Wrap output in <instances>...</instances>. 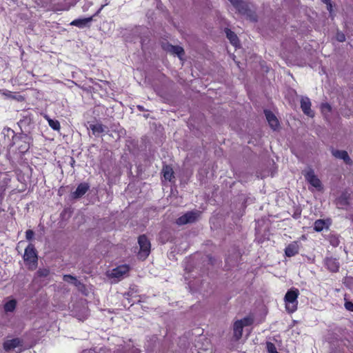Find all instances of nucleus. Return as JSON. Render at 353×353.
<instances>
[{"label": "nucleus", "mask_w": 353, "mask_h": 353, "mask_svg": "<svg viewBox=\"0 0 353 353\" xmlns=\"http://www.w3.org/2000/svg\"><path fill=\"white\" fill-rule=\"evenodd\" d=\"M31 141V138L28 134L21 133L13 137L12 145L17 146L20 153L24 154L28 151Z\"/></svg>", "instance_id": "f257e3e1"}, {"label": "nucleus", "mask_w": 353, "mask_h": 353, "mask_svg": "<svg viewBox=\"0 0 353 353\" xmlns=\"http://www.w3.org/2000/svg\"><path fill=\"white\" fill-rule=\"evenodd\" d=\"M299 295L298 289H291L287 292L285 295V303L286 310L289 313H293L297 309L298 301L297 298Z\"/></svg>", "instance_id": "f03ea898"}, {"label": "nucleus", "mask_w": 353, "mask_h": 353, "mask_svg": "<svg viewBox=\"0 0 353 353\" xmlns=\"http://www.w3.org/2000/svg\"><path fill=\"white\" fill-rule=\"evenodd\" d=\"M138 243L140 247L138 256L140 259L144 260L149 256L150 253V242L147 236L143 234L139 237Z\"/></svg>", "instance_id": "7ed1b4c3"}, {"label": "nucleus", "mask_w": 353, "mask_h": 353, "mask_svg": "<svg viewBox=\"0 0 353 353\" xmlns=\"http://www.w3.org/2000/svg\"><path fill=\"white\" fill-rule=\"evenodd\" d=\"M200 212L198 211H190L181 216L176 220V223L179 225H183L188 223H192L196 221Z\"/></svg>", "instance_id": "20e7f679"}, {"label": "nucleus", "mask_w": 353, "mask_h": 353, "mask_svg": "<svg viewBox=\"0 0 353 353\" xmlns=\"http://www.w3.org/2000/svg\"><path fill=\"white\" fill-rule=\"evenodd\" d=\"M23 259L25 262H26L29 265H36L37 261V256L36 254L34 246L32 244L28 245L27 248L25 249Z\"/></svg>", "instance_id": "39448f33"}, {"label": "nucleus", "mask_w": 353, "mask_h": 353, "mask_svg": "<svg viewBox=\"0 0 353 353\" xmlns=\"http://www.w3.org/2000/svg\"><path fill=\"white\" fill-rule=\"evenodd\" d=\"M305 180L316 189L320 190L322 188V185L320 179L314 174L312 169H310L305 174Z\"/></svg>", "instance_id": "423d86ee"}, {"label": "nucleus", "mask_w": 353, "mask_h": 353, "mask_svg": "<svg viewBox=\"0 0 353 353\" xmlns=\"http://www.w3.org/2000/svg\"><path fill=\"white\" fill-rule=\"evenodd\" d=\"M324 265L328 270L332 272H337L340 268V263L338 259L327 256L324 259Z\"/></svg>", "instance_id": "0eeeda50"}, {"label": "nucleus", "mask_w": 353, "mask_h": 353, "mask_svg": "<svg viewBox=\"0 0 353 353\" xmlns=\"http://www.w3.org/2000/svg\"><path fill=\"white\" fill-rule=\"evenodd\" d=\"M163 49L173 55H176L179 59L185 54L183 48L179 46L167 43L163 46Z\"/></svg>", "instance_id": "6e6552de"}, {"label": "nucleus", "mask_w": 353, "mask_h": 353, "mask_svg": "<svg viewBox=\"0 0 353 353\" xmlns=\"http://www.w3.org/2000/svg\"><path fill=\"white\" fill-rule=\"evenodd\" d=\"M301 108L303 113L310 117H313L314 112L311 110V101L307 97H303L301 99Z\"/></svg>", "instance_id": "1a4fd4ad"}, {"label": "nucleus", "mask_w": 353, "mask_h": 353, "mask_svg": "<svg viewBox=\"0 0 353 353\" xmlns=\"http://www.w3.org/2000/svg\"><path fill=\"white\" fill-rule=\"evenodd\" d=\"M90 189V185L87 183H80L75 191L71 193V197L77 199L82 197Z\"/></svg>", "instance_id": "9d476101"}, {"label": "nucleus", "mask_w": 353, "mask_h": 353, "mask_svg": "<svg viewBox=\"0 0 353 353\" xmlns=\"http://www.w3.org/2000/svg\"><path fill=\"white\" fill-rule=\"evenodd\" d=\"M300 244L298 241H292L285 249V254L288 257H292L299 253Z\"/></svg>", "instance_id": "9b49d317"}, {"label": "nucleus", "mask_w": 353, "mask_h": 353, "mask_svg": "<svg viewBox=\"0 0 353 353\" xmlns=\"http://www.w3.org/2000/svg\"><path fill=\"white\" fill-rule=\"evenodd\" d=\"M332 154L336 159H342L347 165H352V161L347 152L345 150H332Z\"/></svg>", "instance_id": "f8f14e48"}, {"label": "nucleus", "mask_w": 353, "mask_h": 353, "mask_svg": "<svg viewBox=\"0 0 353 353\" xmlns=\"http://www.w3.org/2000/svg\"><path fill=\"white\" fill-rule=\"evenodd\" d=\"M129 271V267L126 265H120L112 270L111 276L120 279Z\"/></svg>", "instance_id": "ddd939ff"}, {"label": "nucleus", "mask_w": 353, "mask_h": 353, "mask_svg": "<svg viewBox=\"0 0 353 353\" xmlns=\"http://www.w3.org/2000/svg\"><path fill=\"white\" fill-rule=\"evenodd\" d=\"M22 345L21 341L18 339H13L11 340H8L3 343V348L6 351H10L14 350L15 347H19Z\"/></svg>", "instance_id": "4468645a"}, {"label": "nucleus", "mask_w": 353, "mask_h": 353, "mask_svg": "<svg viewBox=\"0 0 353 353\" xmlns=\"http://www.w3.org/2000/svg\"><path fill=\"white\" fill-rule=\"evenodd\" d=\"M264 112L270 127L273 130H276L279 126V121L275 115L270 110H265Z\"/></svg>", "instance_id": "2eb2a0df"}, {"label": "nucleus", "mask_w": 353, "mask_h": 353, "mask_svg": "<svg viewBox=\"0 0 353 353\" xmlns=\"http://www.w3.org/2000/svg\"><path fill=\"white\" fill-rule=\"evenodd\" d=\"M90 129L92 131L94 135H99L103 132H108V127L100 123L90 124Z\"/></svg>", "instance_id": "dca6fc26"}, {"label": "nucleus", "mask_w": 353, "mask_h": 353, "mask_svg": "<svg viewBox=\"0 0 353 353\" xmlns=\"http://www.w3.org/2000/svg\"><path fill=\"white\" fill-rule=\"evenodd\" d=\"M243 326L241 321H235L233 325L234 336L236 340H239L242 336Z\"/></svg>", "instance_id": "f3484780"}, {"label": "nucleus", "mask_w": 353, "mask_h": 353, "mask_svg": "<svg viewBox=\"0 0 353 353\" xmlns=\"http://www.w3.org/2000/svg\"><path fill=\"white\" fill-rule=\"evenodd\" d=\"M63 279L64 281L73 284L79 290L82 288H84V285L81 283V281H79L75 276H73L70 274H65Z\"/></svg>", "instance_id": "a211bd4d"}, {"label": "nucleus", "mask_w": 353, "mask_h": 353, "mask_svg": "<svg viewBox=\"0 0 353 353\" xmlns=\"http://www.w3.org/2000/svg\"><path fill=\"white\" fill-rule=\"evenodd\" d=\"M92 17H88V18H84V19H77L72 21L70 23V25L82 28H84L85 26H86L90 21H92Z\"/></svg>", "instance_id": "6ab92c4d"}, {"label": "nucleus", "mask_w": 353, "mask_h": 353, "mask_svg": "<svg viewBox=\"0 0 353 353\" xmlns=\"http://www.w3.org/2000/svg\"><path fill=\"white\" fill-rule=\"evenodd\" d=\"M232 6L240 12L245 13L247 10V6L243 0H228Z\"/></svg>", "instance_id": "aec40b11"}, {"label": "nucleus", "mask_w": 353, "mask_h": 353, "mask_svg": "<svg viewBox=\"0 0 353 353\" xmlns=\"http://www.w3.org/2000/svg\"><path fill=\"white\" fill-rule=\"evenodd\" d=\"M225 32L227 38L230 40V43L233 46H236L237 43H239V39H238L236 34L228 28H226Z\"/></svg>", "instance_id": "412c9836"}, {"label": "nucleus", "mask_w": 353, "mask_h": 353, "mask_svg": "<svg viewBox=\"0 0 353 353\" xmlns=\"http://www.w3.org/2000/svg\"><path fill=\"white\" fill-rule=\"evenodd\" d=\"M162 172L165 179L170 181L174 174L172 168L169 165H165L163 167Z\"/></svg>", "instance_id": "4be33fe9"}, {"label": "nucleus", "mask_w": 353, "mask_h": 353, "mask_svg": "<svg viewBox=\"0 0 353 353\" xmlns=\"http://www.w3.org/2000/svg\"><path fill=\"white\" fill-rule=\"evenodd\" d=\"M325 226V222L324 220L318 219L314 223V230L316 232H321Z\"/></svg>", "instance_id": "5701e85b"}, {"label": "nucleus", "mask_w": 353, "mask_h": 353, "mask_svg": "<svg viewBox=\"0 0 353 353\" xmlns=\"http://www.w3.org/2000/svg\"><path fill=\"white\" fill-rule=\"evenodd\" d=\"M17 302L15 300H10L4 305L6 312H13L16 307Z\"/></svg>", "instance_id": "b1692460"}, {"label": "nucleus", "mask_w": 353, "mask_h": 353, "mask_svg": "<svg viewBox=\"0 0 353 353\" xmlns=\"http://www.w3.org/2000/svg\"><path fill=\"white\" fill-rule=\"evenodd\" d=\"M49 125L54 130H59L60 129V123L57 120H53L50 118H47Z\"/></svg>", "instance_id": "393cba45"}, {"label": "nucleus", "mask_w": 353, "mask_h": 353, "mask_svg": "<svg viewBox=\"0 0 353 353\" xmlns=\"http://www.w3.org/2000/svg\"><path fill=\"white\" fill-rule=\"evenodd\" d=\"M266 348L268 353H279L276 350V347L274 343L271 342L266 343Z\"/></svg>", "instance_id": "a878e982"}, {"label": "nucleus", "mask_w": 353, "mask_h": 353, "mask_svg": "<svg viewBox=\"0 0 353 353\" xmlns=\"http://www.w3.org/2000/svg\"><path fill=\"white\" fill-rule=\"evenodd\" d=\"M330 244L334 247H337L340 243V240L338 236L332 235L330 236Z\"/></svg>", "instance_id": "bb28decb"}, {"label": "nucleus", "mask_w": 353, "mask_h": 353, "mask_svg": "<svg viewBox=\"0 0 353 353\" xmlns=\"http://www.w3.org/2000/svg\"><path fill=\"white\" fill-rule=\"evenodd\" d=\"M50 274V270L47 268L39 269L37 272V275L39 277H47Z\"/></svg>", "instance_id": "cd10ccee"}, {"label": "nucleus", "mask_w": 353, "mask_h": 353, "mask_svg": "<svg viewBox=\"0 0 353 353\" xmlns=\"http://www.w3.org/2000/svg\"><path fill=\"white\" fill-rule=\"evenodd\" d=\"M238 321H241L242 325L243 327L248 326L252 323V319L247 317L241 320H238Z\"/></svg>", "instance_id": "c85d7f7f"}, {"label": "nucleus", "mask_w": 353, "mask_h": 353, "mask_svg": "<svg viewBox=\"0 0 353 353\" xmlns=\"http://www.w3.org/2000/svg\"><path fill=\"white\" fill-rule=\"evenodd\" d=\"M34 232L32 230H28L26 232V238L27 240L30 241L33 239L34 236Z\"/></svg>", "instance_id": "c756f323"}, {"label": "nucleus", "mask_w": 353, "mask_h": 353, "mask_svg": "<svg viewBox=\"0 0 353 353\" xmlns=\"http://www.w3.org/2000/svg\"><path fill=\"white\" fill-rule=\"evenodd\" d=\"M336 39L339 42H343L345 40V36L343 32H338L336 34Z\"/></svg>", "instance_id": "7c9ffc66"}, {"label": "nucleus", "mask_w": 353, "mask_h": 353, "mask_svg": "<svg viewBox=\"0 0 353 353\" xmlns=\"http://www.w3.org/2000/svg\"><path fill=\"white\" fill-rule=\"evenodd\" d=\"M321 110L323 112H324V111L330 112L332 110V108L330 104L326 103H323L321 105Z\"/></svg>", "instance_id": "2f4dec72"}, {"label": "nucleus", "mask_w": 353, "mask_h": 353, "mask_svg": "<svg viewBox=\"0 0 353 353\" xmlns=\"http://www.w3.org/2000/svg\"><path fill=\"white\" fill-rule=\"evenodd\" d=\"M345 307L346 310L353 312V303L350 301H346L345 303Z\"/></svg>", "instance_id": "473e14b6"}, {"label": "nucleus", "mask_w": 353, "mask_h": 353, "mask_svg": "<svg viewBox=\"0 0 353 353\" xmlns=\"http://www.w3.org/2000/svg\"><path fill=\"white\" fill-rule=\"evenodd\" d=\"M327 8L330 12L332 11V6L331 3L327 5Z\"/></svg>", "instance_id": "72a5a7b5"}, {"label": "nucleus", "mask_w": 353, "mask_h": 353, "mask_svg": "<svg viewBox=\"0 0 353 353\" xmlns=\"http://www.w3.org/2000/svg\"><path fill=\"white\" fill-rule=\"evenodd\" d=\"M301 215V211L298 212H296L294 214V218L295 219H298Z\"/></svg>", "instance_id": "f704fd0d"}, {"label": "nucleus", "mask_w": 353, "mask_h": 353, "mask_svg": "<svg viewBox=\"0 0 353 353\" xmlns=\"http://www.w3.org/2000/svg\"><path fill=\"white\" fill-rule=\"evenodd\" d=\"M323 2L326 5L330 4L331 3V0H323Z\"/></svg>", "instance_id": "c9c22d12"}, {"label": "nucleus", "mask_w": 353, "mask_h": 353, "mask_svg": "<svg viewBox=\"0 0 353 353\" xmlns=\"http://www.w3.org/2000/svg\"><path fill=\"white\" fill-rule=\"evenodd\" d=\"M3 196H4V194L3 192H0V199H3Z\"/></svg>", "instance_id": "e433bc0d"}, {"label": "nucleus", "mask_w": 353, "mask_h": 353, "mask_svg": "<svg viewBox=\"0 0 353 353\" xmlns=\"http://www.w3.org/2000/svg\"><path fill=\"white\" fill-rule=\"evenodd\" d=\"M137 108L140 110H143V108L141 105H138Z\"/></svg>", "instance_id": "4c0bfd02"}, {"label": "nucleus", "mask_w": 353, "mask_h": 353, "mask_svg": "<svg viewBox=\"0 0 353 353\" xmlns=\"http://www.w3.org/2000/svg\"><path fill=\"white\" fill-rule=\"evenodd\" d=\"M103 6H102L100 8V9L99 10L98 12H100V11L102 10V8H103Z\"/></svg>", "instance_id": "58836bf2"}, {"label": "nucleus", "mask_w": 353, "mask_h": 353, "mask_svg": "<svg viewBox=\"0 0 353 353\" xmlns=\"http://www.w3.org/2000/svg\"><path fill=\"white\" fill-rule=\"evenodd\" d=\"M72 164H74V160H73V159H72Z\"/></svg>", "instance_id": "ea45409f"}, {"label": "nucleus", "mask_w": 353, "mask_h": 353, "mask_svg": "<svg viewBox=\"0 0 353 353\" xmlns=\"http://www.w3.org/2000/svg\"><path fill=\"white\" fill-rule=\"evenodd\" d=\"M72 164H74V160H73V159H72Z\"/></svg>", "instance_id": "a19ab883"}, {"label": "nucleus", "mask_w": 353, "mask_h": 353, "mask_svg": "<svg viewBox=\"0 0 353 353\" xmlns=\"http://www.w3.org/2000/svg\"><path fill=\"white\" fill-rule=\"evenodd\" d=\"M82 353H87V351H86V350H85V351H83Z\"/></svg>", "instance_id": "79ce46f5"}]
</instances>
